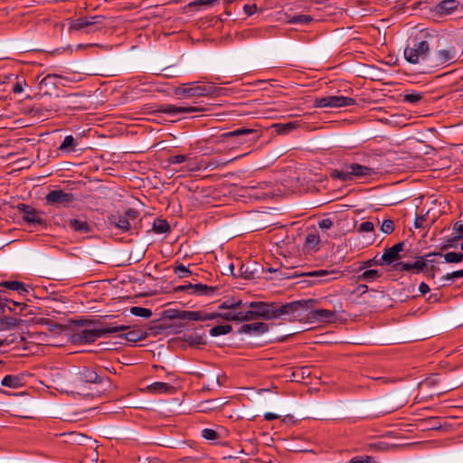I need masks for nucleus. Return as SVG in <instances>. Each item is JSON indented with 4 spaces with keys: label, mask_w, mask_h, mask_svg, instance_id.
Listing matches in <instances>:
<instances>
[{
    "label": "nucleus",
    "mask_w": 463,
    "mask_h": 463,
    "mask_svg": "<svg viewBox=\"0 0 463 463\" xmlns=\"http://www.w3.org/2000/svg\"><path fill=\"white\" fill-rule=\"evenodd\" d=\"M333 225V222L330 219H324L318 222L319 228L323 230H327L331 228Z\"/></svg>",
    "instance_id": "nucleus-57"
},
{
    "label": "nucleus",
    "mask_w": 463,
    "mask_h": 463,
    "mask_svg": "<svg viewBox=\"0 0 463 463\" xmlns=\"http://www.w3.org/2000/svg\"><path fill=\"white\" fill-rule=\"evenodd\" d=\"M391 447H394V445L391 446L384 442L372 443L369 445L370 449L379 451L388 450Z\"/></svg>",
    "instance_id": "nucleus-48"
},
{
    "label": "nucleus",
    "mask_w": 463,
    "mask_h": 463,
    "mask_svg": "<svg viewBox=\"0 0 463 463\" xmlns=\"http://www.w3.org/2000/svg\"><path fill=\"white\" fill-rule=\"evenodd\" d=\"M194 285L189 283L187 285L180 286L177 288L178 290H193Z\"/></svg>",
    "instance_id": "nucleus-63"
},
{
    "label": "nucleus",
    "mask_w": 463,
    "mask_h": 463,
    "mask_svg": "<svg viewBox=\"0 0 463 463\" xmlns=\"http://www.w3.org/2000/svg\"><path fill=\"white\" fill-rule=\"evenodd\" d=\"M279 415H278L276 413L266 412L264 414V419L267 420H276V419H279Z\"/></svg>",
    "instance_id": "nucleus-62"
},
{
    "label": "nucleus",
    "mask_w": 463,
    "mask_h": 463,
    "mask_svg": "<svg viewBox=\"0 0 463 463\" xmlns=\"http://www.w3.org/2000/svg\"><path fill=\"white\" fill-rule=\"evenodd\" d=\"M460 5L457 0H443L437 5V11L440 14H450L452 12L460 9Z\"/></svg>",
    "instance_id": "nucleus-20"
},
{
    "label": "nucleus",
    "mask_w": 463,
    "mask_h": 463,
    "mask_svg": "<svg viewBox=\"0 0 463 463\" xmlns=\"http://www.w3.org/2000/svg\"><path fill=\"white\" fill-rule=\"evenodd\" d=\"M166 317L169 319H180L189 321H198L200 318L198 311H186L178 309L167 310Z\"/></svg>",
    "instance_id": "nucleus-14"
},
{
    "label": "nucleus",
    "mask_w": 463,
    "mask_h": 463,
    "mask_svg": "<svg viewBox=\"0 0 463 463\" xmlns=\"http://www.w3.org/2000/svg\"><path fill=\"white\" fill-rule=\"evenodd\" d=\"M69 382L79 394H85L82 389L83 383H101V379L95 371L83 367L72 372Z\"/></svg>",
    "instance_id": "nucleus-5"
},
{
    "label": "nucleus",
    "mask_w": 463,
    "mask_h": 463,
    "mask_svg": "<svg viewBox=\"0 0 463 463\" xmlns=\"http://www.w3.org/2000/svg\"><path fill=\"white\" fill-rule=\"evenodd\" d=\"M405 60L411 64L431 66V47L428 40L416 36L408 42L403 51Z\"/></svg>",
    "instance_id": "nucleus-4"
},
{
    "label": "nucleus",
    "mask_w": 463,
    "mask_h": 463,
    "mask_svg": "<svg viewBox=\"0 0 463 463\" xmlns=\"http://www.w3.org/2000/svg\"><path fill=\"white\" fill-rule=\"evenodd\" d=\"M122 195L117 189L109 187H100L98 190L97 199L112 201L114 203H119L122 199Z\"/></svg>",
    "instance_id": "nucleus-17"
},
{
    "label": "nucleus",
    "mask_w": 463,
    "mask_h": 463,
    "mask_svg": "<svg viewBox=\"0 0 463 463\" xmlns=\"http://www.w3.org/2000/svg\"><path fill=\"white\" fill-rule=\"evenodd\" d=\"M203 159L193 157L186 158L185 165L183 166V170L188 172H196L203 170Z\"/></svg>",
    "instance_id": "nucleus-24"
},
{
    "label": "nucleus",
    "mask_w": 463,
    "mask_h": 463,
    "mask_svg": "<svg viewBox=\"0 0 463 463\" xmlns=\"http://www.w3.org/2000/svg\"><path fill=\"white\" fill-rule=\"evenodd\" d=\"M419 290L422 295H424L430 291V288L425 282H421L420 284Z\"/></svg>",
    "instance_id": "nucleus-61"
},
{
    "label": "nucleus",
    "mask_w": 463,
    "mask_h": 463,
    "mask_svg": "<svg viewBox=\"0 0 463 463\" xmlns=\"http://www.w3.org/2000/svg\"><path fill=\"white\" fill-rule=\"evenodd\" d=\"M47 203H71L76 201L77 198L70 192L56 189L49 192L45 195Z\"/></svg>",
    "instance_id": "nucleus-13"
},
{
    "label": "nucleus",
    "mask_w": 463,
    "mask_h": 463,
    "mask_svg": "<svg viewBox=\"0 0 463 463\" xmlns=\"http://www.w3.org/2000/svg\"><path fill=\"white\" fill-rule=\"evenodd\" d=\"M11 305L12 306H6L5 307H7L8 311L10 312H14L15 310V307H21V310L24 309L26 307V305L24 304H21L19 302H16V301H10ZM1 310H5V306H1L0 307Z\"/></svg>",
    "instance_id": "nucleus-50"
},
{
    "label": "nucleus",
    "mask_w": 463,
    "mask_h": 463,
    "mask_svg": "<svg viewBox=\"0 0 463 463\" xmlns=\"http://www.w3.org/2000/svg\"><path fill=\"white\" fill-rule=\"evenodd\" d=\"M374 229V225L372 222H364L361 223L358 231L359 232H373Z\"/></svg>",
    "instance_id": "nucleus-51"
},
{
    "label": "nucleus",
    "mask_w": 463,
    "mask_h": 463,
    "mask_svg": "<svg viewBox=\"0 0 463 463\" xmlns=\"http://www.w3.org/2000/svg\"><path fill=\"white\" fill-rule=\"evenodd\" d=\"M233 313L232 311L221 313L220 318L227 321H232Z\"/></svg>",
    "instance_id": "nucleus-59"
},
{
    "label": "nucleus",
    "mask_w": 463,
    "mask_h": 463,
    "mask_svg": "<svg viewBox=\"0 0 463 463\" xmlns=\"http://www.w3.org/2000/svg\"><path fill=\"white\" fill-rule=\"evenodd\" d=\"M24 90V88H23V85H22V82H16L14 86H13V92L14 93H16V94H20L22 93Z\"/></svg>",
    "instance_id": "nucleus-60"
},
{
    "label": "nucleus",
    "mask_w": 463,
    "mask_h": 463,
    "mask_svg": "<svg viewBox=\"0 0 463 463\" xmlns=\"http://www.w3.org/2000/svg\"><path fill=\"white\" fill-rule=\"evenodd\" d=\"M298 126V125L297 122H288L286 124H281V123L274 124L273 128L276 129L278 134L284 135V134H288V133L292 132L293 130L297 129Z\"/></svg>",
    "instance_id": "nucleus-28"
},
{
    "label": "nucleus",
    "mask_w": 463,
    "mask_h": 463,
    "mask_svg": "<svg viewBox=\"0 0 463 463\" xmlns=\"http://www.w3.org/2000/svg\"><path fill=\"white\" fill-rule=\"evenodd\" d=\"M128 341L137 342L142 339H145L146 336V333L143 330H132L128 333L122 335Z\"/></svg>",
    "instance_id": "nucleus-31"
},
{
    "label": "nucleus",
    "mask_w": 463,
    "mask_h": 463,
    "mask_svg": "<svg viewBox=\"0 0 463 463\" xmlns=\"http://www.w3.org/2000/svg\"><path fill=\"white\" fill-rule=\"evenodd\" d=\"M269 330V326L263 322H256L252 324L243 325L239 330L240 334H248V335H262Z\"/></svg>",
    "instance_id": "nucleus-16"
},
{
    "label": "nucleus",
    "mask_w": 463,
    "mask_h": 463,
    "mask_svg": "<svg viewBox=\"0 0 463 463\" xmlns=\"http://www.w3.org/2000/svg\"><path fill=\"white\" fill-rule=\"evenodd\" d=\"M202 436L208 440H214L217 439V432L212 429H204L202 430Z\"/></svg>",
    "instance_id": "nucleus-47"
},
{
    "label": "nucleus",
    "mask_w": 463,
    "mask_h": 463,
    "mask_svg": "<svg viewBox=\"0 0 463 463\" xmlns=\"http://www.w3.org/2000/svg\"><path fill=\"white\" fill-rule=\"evenodd\" d=\"M453 231L457 233L453 238V241L463 239V223L461 222H457L454 223Z\"/></svg>",
    "instance_id": "nucleus-45"
},
{
    "label": "nucleus",
    "mask_w": 463,
    "mask_h": 463,
    "mask_svg": "<svg viewBox=\"0 0 463 463\" xmlns=\"http://www.w3.org/2000/svg\"><path fill=\"white\" fill-rule=\"evenodd\" d=\"M221 313L219 312H213L211 314H204L203 315L201 312H199V320L198 321H204V320H213L215 318H220Z\"/></svg>",
    "instance_id": "nucleus-49"
},
{
    "label": "nucleus",
    "mask_w": 463,
    "mask_h": 463,
    "mask_svg": "<svg viewBox=\"0 0 463 463\" xmlns=\"http://www.w3.org/2000/svg\"><path fill=\"white\" fill-rule=\"evenodd\" d=\"M377 175L374 168L357 162H345L339 168L332 169L330 178L335 182L349 183L368 181Z\"/></svg>",
    "instance_id": "nucleus-2"
},
{
    "label": "nucleus",
    "mask_w": 463,
    "mask_h": 463,
    "mask_svg": "<svg viewBox=\"0 0 463 463\" xmlns=\"http://www.w3.org/2000/svg\"><path fill=\"white\" fill-rule=\"evenodd\" d=\"M175 93L181 98L206 97L213 95L214 89L210 85H195L177 88Z\"/></svg>",
    "instance_id": "nucleus-10"
},
{
    "label": "nucleus",
    "mask_w": 463,
    "mask_h": 463,
    "mask_svg": "<svg viewBox=\"0 0 463 463\" xmlns=\"http://www.w3.org/2000/svg\"><path fill=\"white\" fill-rule=\"evenodd\" d=\"M249 317L250 316L248 314V311H246V312H236V313H233L232 321H236V322L250 321V317Z\"/></svg>",
    "instance_id": "nucleus-46"
},
{
    "label": "nucleus",
    "mask_w": 463,
    "mask_h": 463,
    "mask_svg": "<svg viewBox=\"0 0 463 463\" xmlns=\"http://www.w3.org/2000/svg\"><path fill=\"white\" fill-rule=\"evenodd\" d=\"M130 313L137 317L148 318L152 316V311L148 308L141 307H133L130 308Z\"/></svg>",
    "instance_id": "nucleus-37"
},
{
    "label": "nucleus",
    "mask_w": 463,
    "mask_h": 463,
    "mask_svg": "<svg viewBox=\"0 0 463 463\" xmlns=\"http://www.w3.org/2000/svg\"><path fill=\"white\" fill-rule=\"evenodd\" d=\"M246 306L250 308V310H248L250 321L258 318L271 320L280 317L281 315L293 313L299 307H302L304 303L301 301H295L287 303L279 307L276 303H267L260 301L250 302L246 304Z\"/></svg>",
    "instance_id": "nucleus-1"
},
{
    "label": "nucleus",
    "mask_w": 463,
    "mask_h": 463,
    "mask_svg": "<svg viewBox=\"0 0 463 463\" xmlns=\"http://www.w3.org/2000/svg\"><path fill=\"white\" fill-rule=\"evenodd\" d=\"M237 157H234L230 160H221V159H211L209 161L203 160V170L206 169H219L225 167L229 163L234 161Z\"/></svg>",
    "instance_id": "nucleus-27"
},
{
    "label": "nucleus",
    "mask_w": 463,
    "mask_h": 463,
    "mask_svg": "<svg viewBox=\"0 0 463 463\" xmlns=\"http://www.w3.org/2000/svg\"><path fill=\"white\" fill-rule=\"evenodd\" d=\"M186 158L184 155L173 156L169 158V163L172 165L185 163Z\"/></svg>",
    "instance_id": "nucleus-54"
},
{
    "label": "nucleus",
    "mask_w": 463,
    "mask_h": 463,
    "mask_svg": "<svg viewBox=\"0 0 463 463\" xmlns=\"http://www.w3.org/2000/svg\"><path fill=\"white\" fill-rule=\"evenodd\" d=\"M175 272L180 278H184V277L187 276V274L190 273V271L187 269V268L185 266L182 265V264L177 266V267H175Z\"/></svg>",
    "instance_id": "nucleus-53"
},
{
    "label": "nucleus",
    "mask_w": 463,
    "mask_h": 463,
    "mask_svg": "<svg viewBox=\"0 0 463 463\" xmlns=\"http://www.w3.org/2000/svg\"><path fill=\"white\" fill-rule=\"evenodd\" d=\"M311 20L312 18L309 15L299 14L293 16L288 22L291 24H308Z\"/></svg>",
    "instance_id": "nucleus-42"
},
{
    "label": "nucleus",
    "mask_w": 463,
    "mask_h": 463,
    "mask_svg": "<svg viewBox=\"0 0 463 463\" xmlns=\"http://www.w3.org/2000/svg\"><path fill=\"white\" fill-rule=\"evenodd\" d=\"M19 211L23 213V218L28 222L43 223L40 213L32 206V204H18Z\"/></svg>",
    "instance_id": "nucleus-15"
},
{
    "label": "nucleus",
    "mask_w": 463,
    "mask_h": 463,
    "mask_svg": "<svg viewBox=\"0 0 463 463\" xmlns=\"http://www.w3.org/2000/svg\"><path fill=\"white\" fill-rule=\"evenodd\" d=\"M109 219L112 223L123 231H128L130 228L129 220L125 216L112 215Z\"/></svg>",
    "instance_id": "nucleus-30"
},
{
    "label": "nucleus",
    "mask_w": 463,
    "mask_h": 463,
    "mask_svg": "<svg viewBox=\"0 0 463 463\" xmlns=\"http://www.w3.org/2000/svg\"><path fill=\"white\" fill-rule=\"evenodd\" d=\"M404 249V242H399L391 248H387L384 250L383 255L381 256V263L383 265H390L392 262L400 260V253Z\"/></svg>",
    "instance_id": "nucleus-11"
},
{
    "label": "nucleus",
    "mask_w": 463,
    "mask_h": 463,
    "mask_svg": "<svg viewBox=\"0 0 463 463\" xmlns=\"http://www.w3.org/2000/svg\"><path fill=\"white\" fill-rule=\"evenodd\" d=\"M159 112L167 115H177L182 113H193L202 111L201 109L194 106H177L174 104H163L160 106Z\"/></svg>",
    "instance_id": "nucleus-12"
},
{
    "label": "nucleus",
    "mask_w": 463,
    "mask_h": 463,
    "mask_svg": "<svg viewBox=\"0 0 463 463\" xmlns=\"http://www.w3.org/2000/svg\"><path fill=\"white\" fill-rule=\"evenodd\" d=\"M243 10H244V12L247 14V15H249V16H250V15L254 14L257 12L258 7H257V5H254V4H253V5H245L243 6Z\"/></svg>",
    "instance_id": "nucleus-56"
},
{
    "label": "nucleus",
    "mask_w": 463,
    "mask_h": 463,
    "mask_svg": "<svg viewBox=\"0 0 463 463\" xmlns=\"http://www.w3.org/2000/svg\"><path fill=\"white\" fill-rule=\"evenodd\" d=\"M10 290L17 291L20 295H24L29 292L28 287L22 282L16 280L4 281L0 284Z\"/></svg>",
    "instance_id": "nucleus-23"
},
{
    "label": "nucleus",
    "mask_w": 463,
    "mask_h": 463,
    "mask_svg": "<svg viewBox=\"0 0 463 463\" xmlns=\"http://www.w3.org/2000/svg\"><path fill=\"white\" fill-rule=\"evenodd\" d=\"M381 276L380 272L376 269H368L358 276L359 280L373 281Z\"/></svg>",
    "instance_id": "nucleus-36"
},
{
    "label": "nucleus",
    "mask_w": 463,
    "mask_h": 463,
    "mask_svg": "<svg viewBox=\"0 0 463 463\" xmlns=\"http://www.w3.org/2000/svg\"><path fill=\"white\" fill-rule=\"evenodd\" d=\"M320 241L319 235L317 232L308 233L306 237L305 244L309 249L316 248Z\"/></svg>",
    "instance_id": "nucleus-34"
},
{
    "label": "nucleus",
    "mask_w": 463,
    "mask_h": 463,
    "mask_svg": "<svg viewBox=\"0 0 463 463\" xmlns=\"http://www.w3.org/2000/svg\"><path fill=\"white\" fill-rule=\"evenodd\" d=\"M103 21V16L93 15L89 17H80L75 20H69L68 29L70 33L85 30L86 33H93L101 28L99 26Z\"/></svg>",
    "instance_id": "nucleus-6"
},
{
    "label": "nucleus",
    "mask_w": 463,
    "mask_h": 463,
    "mask_svg": "<svg viewBox=\"0 0 463 463\" xmlns=\"http://www.w3.org/2000/svg\"><path fill=\"white\" fill-rule=\"evenodd\" d=\"M241 306H242L241 300L225 301L219 306V309H229L235 311Z\"/></svg>",
    "instance_id": "nucleus-38"
},
{
    "label": "nucleus",
    "mask_w": 463,
    "mask_h": 463,
    "mask_svg": "<svg viewBox=\"0 0 463 463\" xmlns=\"http://www.w3.org/2000/svg\"><path fill=\"white\" fill-rule=\"evenodd\" d=\"M21 320H18L12 317H4L0 319V324L5 329H11L16 327L20 324Z\"/></svg>",
    "instance_id": "nucleus-35"
},
{
    "label": "nucleus",
    "mask_w": 463,
    "mask_h": 463,
    "mask_svg": "<svg viewBox=\"0 0 463 463\" xmlns=\"http://www.w3.org/2000/svg\"><path fill=\"white\" fill-rule=\"evenodd\" d=\"M137 213L135 210L129 209L128 212H126L125 217H127L129 222L135 221L137 219Z\"/></svg>",
    "instance_id": "nucleus-58"
},
{
    "label": "nucleus",
    "mask_w": 463,
    "mask_h": 463,
    "mask_svg": "<svg viewBox=\"0 0 463 463\" xmlns=\"http://www.w3.org/2000/svg\"><path fill=\"white\" fill-rule=\"evenodd\" d=\"M426 266L425 261L422 260V258L417 260L413 263H397L394 267L396 270H410V269H416L417 271L421 270Z\"/></svg>",
    "instance_id": "nucleus-26"
},
{
    "label": "nucleus",
    "mask_w": 463,
    "mask_h": 463,
    "mask_svg": "<svg viewBox=\"0 0 463 463\" xmlns=\"http://www.w3.org/2000/svg\"><path fill=\"white\" fill-rule=\"evenodd\" d=\"M414 226L418 229H429L440 216L441 212L432 207L416 209Z\"/></svg>",
    "instance_id": "nucleus-9"
},
{
    "label": "nucleus",
    "mask_w": 463,
    "mask_h": 463,
    "mask_svg": "<svg viewBox=\"0 0 463 463\" xmlns=\"http://www.w3.org/2000/svg\"><path fill=\"white\" fill-rule=\"evenodd\" d=\"M338 310L316 309L312 311L311 317L322 322H334L336 319Z\"/></svg>",
    "instance_id": "nucleus-19"
},
{
    "label": "nucleus",
    "mask_w": 463,
    "mask_h": 463,
    "mask_svg": "<svg viewBox=\"0 0 463 463\" xmlns=\"http://www.w3.org/2000/svg\"><path fill=\"white\" fill-rule=\"evenodd\" d=\"M444 259L448 263H458L463 260V254L458 252H448L444 255Z\"/></svg>",
    "instance_id": "nucleus-40"
},
{
    "label": "nucleus",
    "mask_w": 463,
    "mask_h": 463,
    "mask_svg": "<svg viewBox=\"0 0 463 463\" xmlns=\"http://www.w3.org/2000/svg\"><path fill=\"white\" fill-rule=\"evenodd\" d=\"M146 390L152 393L173 392L175 388L168 383L156 382L146 387Z\"/></svg>",
    "instance_id": "nucleus-25"
},
{
    "label": "nucleus",
    "mask_w": 463,
    "mask_h": 463,
    "mask_svg": "<svg viewBox=\"0 0 463 463\" xmlns=\"http://www.w3.org/2000/svg\"><path fill=\"white\" fill-rule=\"evenodd\" d=\"M215 288L208 287L203 284H195L193 287L192 294L198 295V296H208L214 292Z\"/></svg>",
    "instance_id": "nucleus-29"
},
{
    "label": "nucleus",
    "mask_w": 463,
    "mask_h": 463,
    "mask_svg": "<svg viewBox=\"0 0 463 463\" xmlns=\"http://www.w3.org/2000/svg\"><path fill=\"white\" fill-rule=\"evenodd\" d=\"M394 230V223L392 220H384L382 223V226H381V231L383 232V233H386V234H390L393 232Z\"/></svg>",
    "instance_id": "nucleus-43"
},
{
    "label": "nucleus",
    "mask_w": 463,
    "mask_h": 463,
    "mask_svg": "<svg viewBox=\"0 0 463 463\" xmlns=\"http://www.w3.org/2000/svg\"><path fill=\"white\" fill-rule=\"evenodd\" d=\"M373 265L383 266V263H381V258L377 259L376 257H374V258H373L371 260H368L364 261L363 263V268H368V267H371Z\"/></svg>",
    "instance_id": "nucleus-55"
},
{
    "label": "nucleus",
    "mask_w": 463,
    "mask_h": 463,
    "mask_svg": "<svg viewBox=\"0 0 463 463\" xmlns=\"http://www.w3.org/2000/svg\"><path fill=\"white\" fill-rule=\"evenodd\" d=\"M2 384L4 386H7V387H16L18 386L19 384V379L15 376H12V375H6L5 377H4V379L2 380Z\"/></svg>",
    "instance_id": "nucleus-41"
},
{
    "label": "nucleus",
    "mask_w": 463,
    "mask_h": 463,
    "mask_svg": "<svg viewBox=\"0 0 463 463\" xmlns=\"http://www.w3.org/2000/svg\"><path fill=\"white\" fill-rule=\"evenodd\" d=\"M130 326L127 325L121 326H108L98 329H84L78 334L80 341L90 343L95 341L98 337H100L106 334L118 333L129 329Z\"/></svg>",
    "instance_id": "nucleus-7"
},
{
    "label": "nucleus",
    "mask_w": 463,
    "mask_h": 463,
    "mask_svg": "<svg viewBox=\"0 0 463 463\" xmlns=\"http://www.w3.org/2000/svg\"><path fill=\"white\" fill-rule=\"evenodd\" d=\"M232 326L231 325H220L213 326L209 333L212 336H218L221 335L229 334L230 332H232Z\"/></svg>",
    "instance_id": "nucleus-32"
},
{
    "label": "nucleus",
    "mask_w": 463,
    "mask_h": 463,
    "mask_svg": "<svg viewBox=\"0 0 463 463\" xmlns=\"http://www.w3.org/2000/svg\"><path fill=\"white\" fill-rule=\"evenodd\" d=\"M70 224L72 228L78 231H87L88 223L86 222H81L76 219L70 220Z\"/></svg>",
    "instance_id": "nucleus-44"
},
{
    "label": "nucleus",
    "mask_w": 463,
    "mask_h": 463,
    "mask_svg": "<svg viewBox=\"0 0 463 463\" xmlns=\"http://www.w3.org/2000/svg\"><path fill=\"white\" fill-rule=\"evenodd\" d=\"M463 277V269L462 270H458V271H454L452 273H449V274H447V275H444L441 277V281H445V280H449V279H457V278H461Z\"/></svg>",
    "instance_id": "nucleus-52"
},
{
    "label": "nucleus",
    "mask_w": 463,
    "mask_h": 463,
    "mask_svg": "<svg viewBox=\"0 0 463 463\" xmlns=\"http://www.w3.org/2000/svg\"><path fill=\"white\" fill-rule=\"evenodd\" d=\"M253 132L254 131L250 128H239V129H236L233 131L223 133L216 139H213V142L216 143V144H222V143H224L225 140L230 137L246 136V135L252 134Z\"/></svg>",
    "instance_id": "nucleus-21"
},
{
    "label": "nucleus",
    "mask_w": 463,
    "mask_h": 463,
    "mask_svg": "<svg viewBox=\"0 0 463 463\" xmlns=\"http://www.w3.org/2000/svg\"><path fill=\"white\" fill-rule=\"evenodd\" d=\"M154 230L156 232L163 233L170 230L169 224L164 220H156L154 222Z\"/></svg>",
    "instance_id": "nucleus-39"
},
{
    "label": "nucleus",
    "mask_w": 463,
    "mask_h": 463,
    "mask_svg": "<svg viewBox=\"0 0 463 463\" xmlns=\"http://www.w3.org/2000/svg\"><path fill=\"white\" fill-rule=\"evenodd\" d=\"M423 98L422 93L418 91H408L403 95V100L408 103L416 104Z\"/></svg>",
    "instance_id": "nucleus-33"
},
{
    "label": "nucleus",
    "mask_w": 463,
    "mask_h": 463,
    "mask_svg": "<svg viewBox=\"0 0 463 463\" xmlns=\"http://www.w3.org/2000/svg\"><path fill=\"white\" fill-rule=\"evenodd\" d=\"M349 463H364L363 458H353Z\"/></svg>",
    "instance_id": "nucleus-64"
},
{
    "label": "nucleus",
    "mask_w": 463,
    "mask_h": 463,
    "mask_svg": "<svg viewBox=\"0 0 463 463\" xmlns=\"http://www.w3.org/2000/svg\"><path fill=\"white\" fill-rule=\"evenodd\" d=\"M463 56V42L456 38H442L439 41L431 66H448L459 61Z\"/></svg>",
    "instance_id": "nucleus-3"
},
{
    "label": "nucleus",
    "mask_w": 463,
    "mask_h": 463,
    "mask_svg": "<svg viewBox=\"0 0 463 463\" xmlns=\"http://www.w3.org/2000/svg\"><path fill=\"white\" fill-rule=\"evenodd\" d=\"M355 104V99L343 95H330L317 98L314 101L315 108H344Z\"/></svg>",
    "instance_id": "nucleus-8"
},
{
    "label": "nucleus",
    "mask_w": 463,
    "mask_h": 463,
    "mask_svg": "<svg viewBox=\"0 0 463 463\" xmlns=\"http://www.w3.org/2000/svg\"><path fill=\"white\" fill-rule=\"evenodd\" d=\"M338 271L335 270H326V269H318L311 272L301 274L300 276H307L310 278H317L320 282H330L334 279H336L337 277H332V275L338 274Z\"/></svg>",
    "instance_id": "nucleus-18"
},
{
    "label": "nucleus",
    "mask_w": 463,
    "mask_h": 463,
    "mask_svg": "<svg viewBox=\"0 0 463 463\" xmlns=\"http://www.w3.org/2000/svg\"><path fill=\"white\" fill-rule=\"evenodd\" d=\"M78 143L71 135H68L64 137L63 141L59 146V151L64 154H71L76 150Z\"/></svg>",
    "instance_id": "nucleus-22"
}]
</instances>
